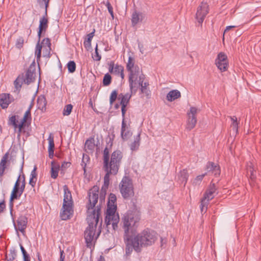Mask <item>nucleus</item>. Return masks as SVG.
Returning <instances> with one entry per match:
<instances>
[{
    "label": "nucleus",
    "mask_w": 261,
    "mask_h": 261,
    "mask_svg": "<svg viewBox=\"0 0 261 261\" xmlns=\"http://www.w3.org/2000/svg\"><path fill=\"white\" fill-rule=\"evenodd\" d=\"M98 199V188L94 186L89 191V202L87 205V220L89 226L85 231V238L88 245L96 240L100 233V230H98L96 234V228L100 216V207L95 206Z\"/></svg>",
    "instance_id": "f257e3e1"
},
{
    "label": "nucleus",
    "mask_w": 261,
    "mask_h": 261,
    "mask_svg": "<svg viewBox=\"0 0 261 261\" xmlns=\"http://www.w3.org/2000/svg\"><path fill=\"white\" fill-rule=\"evenodd\" d=\"M158 239V234L153 231L145 229L132 239L134 250L140 252L142 247L151 246Z\"/></svg>",
    "instance_id": "f03ea898"
},
{
    "label": "nucleus",
    "mask_w": 261,
    "mask_h": 261,
    "mask_svg": "<svg viewBox=\"0 0 261 261\" xmlns=\"http://www.w3.org/2000/svg\"><path fill=\"white\" fill-rule=\"evenodd\" d=\"M116 196L114 194H110L109 197L107 210L106 216V223L107 225H112L114 229L118 227L119 217L116 213Z\"/></svg>",
    "instance_id": "7ed1b4c3"
},
{
    "label": "nucleus",
    "mask_w": 261,
    "mask_h": 261,
    "mask_svg": "<svg viewBox=\"0 0 261 261\" xmlns=\"http://www.w3.org/2000/svg\"><path fill=\"white\" fill-rule=\"evenodd\" d=\"M103 163L105 170L107 172L104 177V183L101 188V194L105 195L108 188L110 181V175H116L118 171L120 166L109 162V150L105 148L103 151Z\"/></svg>",
    "instance_id": "20e7f679"
},
{
    "label": "nucleus",
    "mask_w": 261,
    "mask_h": 261,
    "mask_svg": "<svg viewBox=\"0 0 261 261\" xmlns=\"http://www.w3.org/2000/svg\"><path fill=\"white\" fill-rule=\"evenodd\" d=\"M63 203L60 213L62 220L70 219L73 215V201L70 191L66 185L63 186Z\"/></svg>",
    "instance_id": "39448f33"
},
{
    "label": "nucleus",
    "mask_w": 261,
    "mask_h": 261,
    "mask_svg": "<svg viewBox=\"0 0 261 261\" xmlns=\"http://www.w3.org/2000/svg\"><path fill=\"white\" fill-rule=\"evenodd\" d=\"M139 220L140 215L136 211H128L124 215L122 219L123 228L126 235Z\"/></svg>",
    "instance_id": "423d86ee"
},
{
    "label": "nucleus",
    "mask_w": 261,
    "mask_h": 261,
    "mask_svg": "<svg viewBox=\"0 0 261 261\" xmlns=\"http://www.w3.org/2000/svg\"><path fill=\"white\" fill-rule=\"evenodd\" d=\"M50 50L51 43L49 38H46L43 39L41 43L38 42L36 45L35 53L37 61L38 62L40 61L42 51L43 57L47 58L50 57Z\"/></svg>",
    "instance_id": "0eeeda50"
},
{
    "label": "nucleus",
    "mask_w": 261,
    "mask_h": 261,
    "mask_svg": "<svg viewBox=\"0 0 261 261\" xmlns=\"http://www.w3.org/2000/svg\"><path fill=\"white\" fill-rule=\"evenodd\" d=\"M144 81L145 76L141 71L129 73L128 82L130 93L135 94L141 83Z\"/></svg>",
    "instance_id": "6e6552de"
},
{
    "label": "nucleus",
    "mask_w": 261,
    "mask_h": 261,
    "mask_svg": "<svg viewBox=\"0 0 261 261\" xmlns=\"http://www.w3.org/2000/svg\"><path fill=\"white\" fill-rule=\"evenodd\" d=\"M119 189L122 197L125 199L131 198L134 195L132 180L128 177H124L119 184Z\"/></svg>",
    "instance_id": "1a4fd4ad"
},
{
    "label": "nucleus",
    "mask_w": 261,
    "mask_h": 261,
    "mask_svg": "<svg viewBox=\"0 0 261 261\" xmlns=\"http://www.w3.org/2000/svg\"><path fill=\"white\" fill-rule=\"evenodd\" d=\"M25 188V179L23 177L19 176L11 194L10 199L13 200L18 198L22 194Z\"/></svg>",
    "instance_id": "9d476101"
},
{
    "label": "nucleus",
    "mask_w": 261,
    "mask_h": 261,
    "mask_svg": "<svg viewBox=\"0 0 261 261\" xmlns=\"http://www.w3.org/2000/svg\"><path fill=\"white\" fill-rule=\"evenodd\" d=\"M198 111L197 108L192 107L187 112L188 119L186 126L187 130H190L195 127L197 123L196 114Z\"/></svg>",
    "instance_id": "9b49d317"
},
{
    "label": "nucleus",
    "mask_w": 261,
    "mask_h": 261,
    "mask_svg": "<svg viewBox=\"0 0 261 261\" xmlns=\"http://www.w3.org/2000/svg\"><path fill=\"white\" fill-rule=\"evenodd\" d=\"M215 65L221 72L226 71L228 68V60L226 55L222 52L219 53L215 60Z\"/></svg>",
    "instance_id": "f8f14e48"
},
{
    "label": "nucleus",
    "mask_w": 261,
    "mask_h": 261,
    "mask_svg": "<svg viewBox=\"0 0 261 261\" xmlns=\"http://www.w3.org/2000/svg\"><path fill=\"white\" fill-rule=\"evenodd\" d=\"M208 13V5L206 3L202 2L198 7L195 15V18L199 24H202Z\"/></svg>",
    "instance_id": "ddd939ff"
},
{
    "label": "nucleus",
    "mask_w": 261,
    "mask_h": 261,
    "mask_svg": "<svg viewBox=\"0 0 261 261\" xmlns=\"http://www.w3.org/2000/svg\"><path fill=\"white\" fill-rule=\"evenodd\" d=\"M109 70L111 73L120 76L122 79H124V68L122 66L118 64H115L113 62H111L109 64Z\"/></svg>",
    "instance_id": "4468645a"
},
{
    "label": "nucleus",
    "mask_w": 261,
    "mask_h": 261,
    "mask_svg": "<svg viewBox=\"0 0 261 261\" xmlns=\"http://www.w3.org/2000/svg\"><path fill=\"white\" fill-rule=\"evenodd\" d=\"M205 173H207V175L214 174L215 176H218L220 174V169L217 165L210 162L206 165Z\"/></svg>",
    "instance_id": "2eb2a0df"
},
{
    "label": "nucleus",
    "mask_w": 261,
    "mask_h": 261,
    "mask_svg": "<svg viewBox=\"0 0 261 261\" xmlns=\"http://www.w3.org/2000/svg\"><path fill=\"white\" fill-rule=\"evenodd\" d=\"M13 100V97L9 94H0V106L3 109L7 108Z\"/></svg>",
    "instance_id": "dca6fc26"
},
{
    "label": "nucleus",
    "mask_w": 261,
    "mask_h": 261,
    "mask_svg": "<svg viewBox=\"0 0 261 261\" xmlns=\"http://www.w3.org/2000/svg\"><path fill=\"white\" fill-rule=\"evenodd\" d=\"M132 133L129 129V125H127L123 119L122 122L121 130V138L123 140H128L132 136Z\"/></svg>",
    "instance_id": "f3484780"
},
{
    "label": "nucleus",
    "mask_w": 261,
    "mask_h": 261,
    "mask_svg": "<svg viewBox=\"0 0 261 261\" xmlns=\"http://www.w3.org/2000/svg\"><path fill=\"white\" fill-rule=\"evenodd\" d=\"M216 193V189L215 186L214 184L211 185L204 194V196L202 199L205 200V201L206 200L208 202L210 200H212L214 197Z\"/></svg>",
    "instance_id": "a211bd4d"
},
{
    "label": "nucleus",
    "mask_w": 261,
    "mask_h": 261,
    "mask_svg": "<svg viewBox=\"0 0 261 261\" xmlns=\"http://www.w3.org/2000/svg\"><path fill=\"white\" fill-rule=\"evenodd\" d=\"M122 156V153L120 151L116 150L112 153L110 159L109 158V162L120 166Z\"/></svg>",
    "instance_id": "6ab92c4d"
},
{
    "label": "nucleus",
    "mask_w": 261,
    "mask_h": 261,
    "mask_svg": "<svg viewBox=\"0 0 261 261\" xmlns=\"http://www.w3.org/2000/svg\"><path fill=\"white\" fill-rule=\"evenodd\" d=\"M96 147L95 140L90 138L86 141L84 146L85 151L88 153H92Z\"/></svg>",
    "instance_id": "aec40b11"
},
{
    "label": "nucleus",
    "mask_w": 261,
    "mask_h": 261,
    "mask_svg": "<svg viewBox=\"0 0 261 261\" xmlns=\"http://www.w3.org/2000/svg\"><path fill=\"white\" fill-rule=\"evenodd\" d=\"M27 219L25 217H19L17 221V225L15 226L16 230H19L23 234L27 227Z\"/></svg>",
    "instance_id": "412c9836"
},
{
    "label": "nucleus",
    "mask_w": 261,
    "mask_h": 261,
    "mask_svg": "<svg viewBox=\"0 0 261 261\" xmlns=\"http://www.w3.org/2000/svg\"><path fill=\"white\" fill-rule=\"evenodd\" d=\"M145 19V16L142 13L135 12L132 15V23L133 26L142 22Z\"/></svg>",
    "instance_id": "4be33fe9"
},
{
    "label": "nucleus",
    "mask_w": 261,
    "mask_h": 261,
    "mask_svg": "<svg viewBox=\"0 0 261 261\" xmlns=\"http://www.w3.org/2000/svg\"><path fill=\"white\" fill-rule=\"evenodd\" d=\"M47 141L48 142V156L49 158L52 159L54 155V148H55V144H54V137L52 134H50L49 135L48 138L47 139Z\"/></svg>",
    "instance_id": "5701e85b"
},
{
    "label": "nucleus",
    "mask_w": 261,
    "mask_h": 261,
    "mask_svg": "<svg viewBox=\"0 0 261 261\" xmlns=\"http://www.w3.org/2000/svg\"><path fill=\"white\" fill-rule=\"evenodd\" d=\"M48 27V20L46 17H43L41 18L39 21V31L38 32V36L40 40L41 33L45 31Z\"/></svg>",
    "instance_id": "b1692460"
},
{
    "label": "nucleus",
    "mask_w": 261,
    "mask_h": 261,
    "mask_svg": "<svg viewBox=\"0 0 261 261\" xmlns=\"http://www.w3.org/2000/svg\"><path fill=\"white\" fill-rule=\"evenodd\" d=\"M135 60L130 56L128 57V62L126 65V68L129 73L136 72L138 71H140L139 67L134 65Z\"/></svg>",
    "instance_id": "393cba45"
},
{
    "label": "nucleus",
    "mask_w": 261,
    "mask_h": 261,
    "mask_svg": "<svg viewBox=\"0 0 261 261\" xmlns=\"http://www.w3.org/2000/svg\"><path fill=\"white\" fill-rule=\"evenodd\" d=\"M59 168V164L54 161L51 162L50 176L51 178L56 179L58 177Z\"/></svg>",
    "instance_id": "a878e982"
},
{
    "label": "nucleus",
    "mask_w": 261,
    "mask_h": 261,
    "mask_svg": "<svg viewBox=\"0 0 261 261\" xmlns=\"http://www.w3.org/2000/svg\"><path fill=\"white\" fill-rule=\"evenodd\" d=\"M181 97V93L178 90L170 91L167 95L166 98L169 101H172Z\"/></svg>",
    "instance_id": "bb28decb"
},
{
    "label": "nucleus",
    "mask_w": 261,
    "mask_h": 261,
    "mask_svg": "<svg viewBox=\"0 0 261 261\" xmlns=\"http://www.w3.org/2000/svg\"><path fill=\"white\" fill-rule=\"evenodd\" d=\"M37 107L38 109L44 112L46 110V100L44 96H40L37 99Z\"/></svg>",
    "instance_id": "cd10ccee"
},
{
    "label": "nucleus",
    "mask_w": 261,
    "mask_h": 261,
    "mask_svg": "<svg viewBox=\"0 0 261 261\" xmlns=\"http://www.w3.org/2000/svg\"><path fill=\"white\" fill-rule=\"evenodd\" d=\"M133 94L126 93L125 94H121L119 96V98H121L120 104L121 106L126 107L129 102V99Z\"/></svg>",
    "instance_id": "c85d7f7f"
},
{
    "label": "nucleus",
    "mask_w": 261,
    "mask_h": 261,
    "mask_svg": "<svg viewBox=\"0 0 261 261\" xmlns=\"http://www.w3.org/2000/svg\"><path fill=\"white\" fill-rule=\"evenodd\" d=\"M247 173L248 174H250L249 176L250 179L252 180H253L256 177V175L255 174V170L254 169V165L252 162L247 163Z\"/></svg>",
    "instance_id": "c756f323"
},
{
    "label": "nucleus",
    "mask_w": 261,
    "mask_h": 261,
    "mask_svg": "<svg viewBox=\"0 0 261 261\" xmlns=\"http://www.w3.org/2000/svg\"><path fill=\"white\" fill-rule=\"evenodd\" d=\"M148 86V83L145 81L143 82L140 86L141 93L144 94L147 97L150 96L151 94Z\"/></svg>",
    "instance_id": "7c9ffc66"
},
{
    "label": "nucleus",
    "mask_w": 261,
    "mask_h": 261,
    "mask_svg": "<svg viewBox=\"0 0 261 261\" xmlns=\"http://www.w3.org/2000/svg\"><path fill=\"white\" fill-rule=\"evenodd\" d=\"M189 177L188 172L187 170L184 169L180 172L179 179L184 185L187 182Z\"/></svg>",
    "instance_id": "2f4dec72"
},
{
    "label": "nucleus",
    "mask_w": 261,
    "mask_h": 261,
    "mask_svg": "<svg viewBox=\"0 0 261 261\" xmlns=\"http://www.w3.org/2000/svg\"><path fill=\"white\" fill-rule=\"evenodd\" d=\"M8 160V155L6 154L2 159L0 163V175H2L6 168V165Z\"/></svg>",
    "instance_id": "473e14b6"
},
{
    "label": "nucleus",
    "mask_w": 261,
    "mask_h": 261,
    "mask_svg": "<svg viewBox=\"0 0 261 261\" xmlns=\"http://www.w3.org/2000/svg\"><path fill=\"white\" fill-rule=\"evenodd\" d=\"M35 79L34 73L31 71H28L25 74V77L24 79V82L27 84H29Z\"/></svg>",
    "instance_id": "72a5a7b5"
},
{
    "label": "nucleus",
    "mask_w": 261,
    "mask_h": 261,
    "mask_svg": "<svg viewBox=\"0 0 261 261\" xmlns=\"http://www.w3.org/2000/svg\"><path fill=\"white\" fill-rule=\"evenodd\" d=\"M140 135H138L137 136H136L134 142L131 143L130 145L131 150H135L139 148V146L140 145Z\"/></svg>",
    "instance_id": "f704fd0d"
},
{
    "label": "nucleus",
    "mask_w": 261,
    "mask_h": 261,
    "mask_svg": "<svg viewBox=\"0 0 261 261\" xmlns=\"http://www.w3.org/2000/svg\"><path fill=\"white\" fill-rule=\"evenodd\" d=\"M23 82H24V79L23 76H18L14 83L15 87L17 90H19L20 89Z\"/></svg>",
    "instance_id": "c9c22d12"
},
{
    "label": "nucleus",
    "mask_w": 261,
    "mask_h": 261,
    "mask_svg": "<svg viewBox=\"0 0 261 261\" xmlns=\"http://www.w3.org/2000/svg\"><path fill=\"white\" fill-rule=\"evenodd\" d=\"M232 121L231 127L233 130L237 133L238 132L239 122L237 121V118L236 116L230 117Z\"/></svg>",
    "instance_id": "e433bc0d"
},
{
    "label": "nucleus",
    "mask_w": 261,
    "mask_h": 261,
    "mask_svg": "<svg viewBox=\"0 0 261 261\" xmlns=\"http://www.w3.org/2000/svg\"><path fill=\"white\" fill-rule=\"evenodd\" d=\"M73 106L71 104L66 105L63 110V115L64 116H69L72 110Z\"/></svg>",
    "instance_id": "4c0bfd02"
},
{
    "label": "nucleus",
    "mask_w": 261,
    "mask_h": 261,
    "mask_svg": "<svg viewBox=\"0 0 261 261\" xmlns=\"http://www.w3.org/2000/svg\"><path fill=\"white\" fill-rule=\"evenodd\" d=\"M36 181L37 177L36 174V168H34L31 172L29 184L33 187L35 186Z\"/></svg>",
    "instance_id": "58836bf2"
},
{
    "label": "nucleus",
    "mask_w": 261,
    "mask_h": 261,
    "mask_svg": "<svg viewBox=\"0 0 261 261\" xmlns=\"http://www.w3.org/2000/svg\"><path fill=\"white\" fill-rule=\"evenodd\" d=\"M32 108V105H30L28 110L25 112L23 118L21 119L23 120V122H27L29 119H31V110Z\"/></svg>",
    "instance_id": "ea45409f"
},
{
    "label": "nucleus",
    "mask_w": 261,
    "mask_h": 261,
    "mask_svg": "<svg viewBox=\"0 0 261 261\" xmlns=\"http://www.w3.org/2000/svg\"><path fill=\"white\" fill-rule=\"evenodd\" d=\"M90 161V158L88 155L84 153L82 162V166H83L84 172H86V166Z\"/></svg>",
    "instance_id": "a19ab883"
},
{
    "label": "nucleus",
    "mask_w": 261,
    "mask_h": 261,
    "mask_svg": "<svg viewBox=\"0 0 261 261\" xmlns=\"http://www.w3.org/2000/svg\"><path fill=\"white\" fill-rule=\"evenodd\" d=\"M94 32L95 30H94V31L93 32L88 34L87 39L85 40L84 43L85 47H87L88 46H91V40L94 36Z\"/></svg>",
    "instance_id": "79ce46f5"
},
{
    "label": "nucleus",
    "mask_w": 261,
    "mask_h": 261,
    "mask_svg": "<svg viewBox=\"0 0 261 261\" xmlns=\"http://www.w3.org/2000/svg\"><path fill=\"white\" fill-rule=\"evenodd\" d=\"M17 122L18 121L16 120V117L15 116H12L10 117L9 119L8 124L9 125H11L13 126L15 128V130L17 129Z\"/></svg>",
    "instance_id": "37998d69"
},
{
    "label": "nucleus",
    "mask_w": 261,
    "mask_h": 261,
    "mask_svg": "<svg viewBox=\"0 0 261 261\" xmlns=\"http://www.w3.org/2000/svg\"><path fill=\"white\" fill-rule=\"evenodd\" d=\"M207 175V173H204L201 175H199L197 176L194 179H193V184L197 185L199 184L202 180L203 179V177Z\"/></svg>",
    "instance_id": "c03bdc74"
},
{
    "label": "nucleus",
    "mask_w": 261,
    "mask_h": 261,
    "mask_svg": "<svg viewBox=\"0 0 261 261\" xmlns=\"http://www.w3.org/2000/svg\"><path fill=\"white\" fill-rule=\"evenodd\" d=\"M67 68L69 72L73 73L74 72L76 68L75 62L73 61H69L67 64Z\"/></svg>",
    "instance_id": "a18cd8bd"
},
{
    "label": "nucleus",
    "mask_w": 261,
    "mask_h": 261,
    "mask_svg": "<svg viewBox=\"0 0 261 261\" xmlns=\"http://www.w3.org/2000/svg\"><path fill=\"white\" fill-rule=\"evenodd\" d=\"M24 42V38L22 37H19L16 40L15 46L17 48L20 49L23 47Z\"/></svg>",
    "instance_id": "49530a36"
},
{
    "label": "nucleus",
    "mask_w": 261,
    "mask_h": 261,
    "mask_svg": "<svg viewBox=\"0 0 261 261\" xmlns=\"http://www.w3.org/2000/svg\"><path fill=\"white\" fill-rule=\"evenodd\" d=\"M117 95L118 93L116 90H114L112 92L110 96V104L111 105H112L114 102L116 100Z\"/></svg>",
    "instance_id": "de8ad7c7"
},
{
    "label": "nucleus",
    "mask_w": 261,
    "mask_h": 261,
    "mask_svg": "<svg viewBox=\"0 0 261 261\" xmlns=\"http://www.w3.org/2000/svg\"><path fill=\"white\" fill-rule=\"evenodd\" d=\"M111 82V76L109 74H106L105 75L103 79V84L105 86H108L110 84Z\"/></svg>",
    "instance_id": "09e8293b"
},
{
    "label": "nucleus",
    "mask_w": 261,
    "mask_h": 261,
    "mask_svg": "<svg viewBox=\"0 0 261 261\" xmlns=\"http://www.w3.org/2000/svg\"><path fill=\"white\" fill-rule=\"evenodd\" d=\"M26 122H23V120H21L20 122L19 123H17V129H18V136H20L22 129L23 128Z\"/></svg>",
    "instance_id": "8fccbe9b"
},
{
    "label": "nucleus",
    "mask_w": 261,
    "mask_h": 261,
    "mask_svg": "<svg viewBox=\"0 0 261 261\" xmlns=\"http://www.w3.org/2000/svg\"><path fill=\"white\" fill-rule=\"evenodd\" d=\"M208 202H207L205 200L201 199V205H200V208L201 212H205L207 210V205L208 204Z\"/></svg>",
    "instance_id": "3c124183"
},
{
    "label": "nucleus",
    "mask_w": 261,
    "mask_h": 261,
    "mask_svg": "<svg viewBox=\"0 0 261 261\" xmlns=\"http://www.w3.org/2000/svg\"><path fill=\"white\" fill-rule=\"evenodd\" d=\"M93 59L95 61H99L101 59V56L98 52V46L97 44L95 48V54L92 56Z\"/></svg>",
    "instance_id": "603ef678"
},
{
    "label": "nucleus",
    "mask_w": 261,
    "mask_h": 261,
    "mask_svg": "<svg viewBox=\"0 0 261 261\" xmlns=\"http://www.w3.org/2000/svg\"><path fill=\"white\" fill-rule=\"evenodd\" d=\"M130 242L131 244H127L125 248V253L127 255H129L130 254V253L133 251V249L134 248L133 246L132 245V240L130 241Z\"/></svg>",
    "instance_id": "864d4df0"
},
{
    "label": "nucleus",
    "mask_w": 261,
    "mask_h": 261,
    "mask_svg": "<svg viewBox=\"0 0 261 261\" xmlns=\"http://www.w3.org/2000/svg\"><path fill=\"white\" fill-rule=\"evenodd\" d=\"M16 256V253L14 251H13L7 256V260L12 261L15 258Z\"/></svg>",
    "instance_id": "5fc2aeb1"
},
{
    "label": "nucleus",
    "mask_w": 261,
    "mask_h": 261,
    "mask_svg": "<svg viewBox=\"0 0 261 261\" xmlns=\"http://www.w3.org/2000/svg\"><path fill=\"white\" fill-rule=\"evenodd\" d=\"M107 6L109 12L111 14V15L113 18L114 17V15H113V8H112V7L111 6V5H110V4L109 3H108L107 4Z\"/></svg>",
    "instance_id": "6e6d98bb"
},
{
    "label": "nucleus",
    "mask_w": 261,
    "mask_h": 261,
    "mask_svg": "<svg viewBox=\"0 0 261 261\" xmlns=\"http://www.w3.org/2000/svg\"><path fill=\"white\" fill-rule=\"evenodd\" d=\"M38 2L40 4L44 5L46 9L47 7H48L49 0H38Z\"/></svg>",
    "instance_id": "4d7b16f0"
},
{
    "label": "nucleus",
    "mask_w": 261,
    "mask_h": 261,
    "mask_svg": "<svg viewBox=\"0 0 261 261\" xmlns=\"http://www.w3.org/2000/svg\"><path fill=\"white\" fill-rule=\"evenodd\" d=\"M6 207L5 203L4 201H2L0 202V213L3 212Z\"/></svg>",
    "instance_id": "13d9d810"
},
{
    "label": "nucleus",
    "mask_w": 261,
    "mask_h": 261,
    "mask_svg": "<svg viewBox=\"0 0 261 261\" xmlns=\"http://www.w3.org/2000/svg\"><path fill=\"white\" fill-rule=\"evenodd\" d=\"M65 255H64V251L63 250L60 251V261H64Z\"/></svg>",
    "instance_id": "bf43d9fd"
},
{
    "label": "nucleus",
    "mask_w": 261,
    "mask_h": 261,
    "mask_svg": "<svg viewBox=\"0 0 261 261\" xmlns=\"http://www.w3.org/2000/svg\"><path fill=\"white\" fill-rule=\"evenodd\" d=\"M23 258L24 261H30V258L28 254L23 255Z\"/></svg>",
    "instance_id": "052dcab7"
},
{
    "label": "nucleus",
    "mask_w": 261,
    "mask_h": 261,
    "mask_svg": "<svg viewBox=\"0 0 261 261\" xmlns=\"http://www.w3.org/2000/svg\"><path fill=\"white\" fill-rule=\"evenodd\" d=\"M126 107H123V106H121V112H122V115L123 117L124 116L125 112H126Z\"/></svg>",
    "instance_id": "680f3d73"
},
{
    "label": "nucleus",
    "mask_w": 261,
    "mask_h": 261,
    "mask_svg": "<svg viewBox=\"0 0 261 261\" xmlns=\"http://www.w3.org/2000/svg\"><path fill=\"white\" fill-rule=\"evenodd\" d=\"M236 26L234 25H231V26H228L226 27V29L224 31V33H225L226 32H227L228 31H229L230 29H231V28H235Z\"/></svg>",
    "instance_id": "e2e57ef3"
},
{
    "label": "nucleus",
    "mask_w": 261,
    "mask_h": 261,
    "mask_svg": "<svg viewBox=\"0 0 261 261\" xmlns=\"http://www.w3.org/2000/svg\"><path fill=\"white\" fill-rule=\"evenodd\" d=\"M20 249H21V251L23 255H25V254H27L25 250L24 249V248H23V247L22 245L20 246Z\"/></svg>",
    "instance_id": "0e129e2a"
},
{
    "label": "nucleus",
    "mask_w": 261,
    "mask_h": 261,
    "mask_svg": "<svg viewBox=\"0 0 261 261\" xmlns=\"http://www.w3.org/2000/svg\"><path fill=\"white\" fill-rule=\"evenodd\" d=\"M98 261H105V259L103 257L100 256Z\"/></svg>",
    "instance_id": "69168bd1"
}]
</instances>
